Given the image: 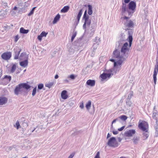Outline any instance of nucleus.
Masks as SVG:
<instances>
[{"mask_svg":"<svg viewBox=\"0 0 158 158\" xmlns=\"http://www.w3.org/2000/svg\"><path fill=\"white\" fill-rule=\"evenodd\" d=\"M128 43L125 42L121 46L120 50V47H115L113 52L112 57L116 59L121 60L123 61L125 60L129 54L130 48L128 47Z\"/></svg>","mask_w":158,"mask_h":158,"instance_id":"f257e3e1","label":"nucleus"},{"mask_svg":"<svg viewBox=\"0 0 158 158\" xmlns=\"http://www.w3.org/2000/svg\"><path fill=\"white\" fill-rule=\"evenodd\" d=\"M28 82L26 83H21L17 85L14 90L15 95H18L19 93L24 95H27L28 91L30 89L31 86L28 84Z\"/></svg>","mask_w":158,"mask_h":158,"instance_id":"f03ea898","label":"nucleus"},{"mask_svg":"<svg viewBox=\"0 0 158 158\" xmlns=\"http://www.w3.org/2000/svg\"><path fill=\"white\" fill-rule=\"evenodd\" d=\"M115 59L113 58L110 60V61L114 63L113 67L112 68L113 75H115L121 69V65L123 62L121 60L117 59L116 60Z\"/></svg>","mask_w":158,"mask_h":158,"instance_id":"7ed1b4c3","label":"nucleus"},{"mask_svg":"<svg viewBox=\"0 0 158 158\" xmlns=\"http://www.w3.org/2000/svg\"><path fill=\"white\" fill-rule=\"evenodd\" d=\"M158 73V53L157 52L156 57V65L155 66L153 71V80L154 83V86H155L156 84L157 77L156 76Z\"/></svg>","mask_w":158,"mask_h":158,"instance_id":"20e7f679","label":"nucleus"},{"mask_svg":"<svg viewBox=\"0 0 158 158\" xmlns=\"http://www.w3.org/2000/svg\"><path fill=\"white\" fill-rule=\"evenodd\" d=\"M107 144L109 147L114 148L118 147V143L116 141V138L114 137L110 138L108 140Z\"/></svg>","mask_w":158,"mask_h":158,"instance_id":"39448f33","label":"nucleus"},{"mask_svg":"<svg viewBox=\"0 0 158 158\" xmlns=\"http://www.w3.org/2000/svg\"><path fill=\"white\" fill-rule=\"evenodd\" d=\"M138 127L139 129L143 131L147 132L148 131V124L147 122L145 121L139 123Z\"/></svg>","mask_w":158,"mask_h":158,"instance_id":"423d86ee","label":"nucleus"},{"mask_svg":"<svg viewBox=\"0 0 158 158\" xmlns=\"http://www.w3.org/2000/svg\"><path fill=\"white\" fill-rule=\"evenodd\" d=\"M125 35L124 33L121 32L119 36V40L116 43V47L119 48L123 45V43L126 40V38L125 37Z\"/></svg>","mask_w":158,"mask_h":158,"instance_id":"0eeeda50","label":"nucleus"},{"mask_svg":"<svg viewBox=\"0 0 158 158\" xmlns=\"http://www.w3.org/2000/svg\"><path fill=\"white\" fill-rule=\"evenodd\" d=\"M130 1V0H122V6L121 10L122 12L123 13H124L126 11H127L129 15L130 14V12L128 8H127V4H128Z\"/></svg>","mask_w":158,"mask_h":158,"instance_id":"6e6552de","label":"nucleus"},{"mask_svg":"<svg viewBox=\"0 0 158 158\" xmlns=\"http://www.w3.org/2000/svg\"><path fill=\"white\" fill-rule=\"evenodd\" d=\"M127 6L128 10H131L132 11V13H133L135 10L136 4L135 2L134 1H130L128 3Z\"/></svg>","mask_w":158,"mask_h":158,"instance_id":"1a4fd4ad","label":"nucleus"},{"mask_svg":"<svg viewBox=\"0 0 158 158\" xmlns=\"http://www.w3.org/2000/svg\"><path fill=\"white\" fill-rule=\"evenodd\" d=\"M96 27V24L94 23L91 24V27L90 28V30L91 31L89 33H87V36L88 37H92L94 33Z\"/></svg>","mask_w":158,"mask_h":158,"instance_id":"9d476101","label":"nucleus"},{"mask_svg":"<svg viewBox=\"0 0 158 158\" xmlns=\"http://www.w3.org/2000/svg\"><path fill=\"white\" fill-rule=\"evenodd\" d=\"M21 48L18 47H15L14 49V59L17 60L19 59V55L21 51Z\"/></svg>","mask_w":158,"mask_h":158,"instance_id":"9b49d317","label":"nucleus"},{"mask_svg":"<svg viewBox=\"0 0 158 158\" xmlns=\"http://www.w3.org/2000/svg\"><path fill=\"white\" fill-rule=\"evenodd\" d=\"M11 80V77L10 75H5L2 79V84L3 85H6L9 83Z\"/></svg>","mask_w":158,"mask_h":158,"instance_id":"f8f14e48","label":"nucleus"},{"mask_svg":"<svg viewBox=\"0 0 158 158\" xmlns=\"http://www.w3.org/2000/svg\"><path fill=\"white\" fill-rule=\"evenodd\" d=\"M84 20V23L83 25V28L85 30V32L83 34L84 35H86L87 36V33L86 32V26H89L91 23V20L90 19H82Z\"/></svg>","mask_w":158,"mask_h":158,"instance_id":"ddd939ff","label":"nucleus"},{"mask_svg":"<svg viewBox=\"0 0 158 158\" xmlns=\"http://www.w3.org/2000/svg\"><path fill=\"white\" fill-rule=\"evenodd\" d=\"M12 54L10 52H4L1 55V58L5 60H9L11 57Z\"/></svg>","mask_w":158,"mask_h":158,"instance_id":"4468645a","label":"nucleus"},{"mask_svg":"<svg viewBox=\"0 0 158 158\" xmlns=\"http://www.w3.org/2000/svg\"><path fill=\"white\" fill-rule=\"evenodd\" d=\"M136 133L135 130L131 129L126 131L124 133V135L126 137H131Z\"/></svg>","mask_w":158,"mask_h":158,"instance_id":"2eb2a0df","label":"nucleus"},{"mask_svg":"<svg viewBox=\"0 0 158 158\" xmlns=\"http://www.w3.org/2000/svg\"><path fill=\"white\" fill-rule=\"evenodd\" d=\"M110 74H107L104 72L100 75V77L102 80H107L111 77Z\"/></svg>","mask_w":158,"mask_h":158,"instance_id":"dca6fc26","label":"nucleus"},{"mask_svg":"<svg viewBox=\"0 0 158 158\" xmlns=\"http://www.w3.org/2000/svg\"><path fill=\"white\" fill-rule=\"evenodd\" d=\"M7 98L5 97H0V105H2L5 104L7 103Z\"/></svg>","mask_w":158,"mask_h":158,"instance_id":"f3484780","label":"nucleus"},{"mask_svg":"<svg viewBox=\"0 0 158 158\" xmlns=\"http://www.w3.org/2000/svg\"><path fill=\"white\" fill-rule=\"evenodd\" d=\"M19 59L20 60L28 59V56L26 52H23L20 54Z\"/></svg>","mask_w":158,"mask_h":158,"instance_id":"a211bd4d","label":"nucleus"},{"mask_svg":"<svg viewBox=\"0 0 158 158\" xmlns=\"http://www.w3.org/2000/svg\"><path fill=\"white\" fill-rule=\"evenodd\" d=\"M86 84L91 87L94 86L95 84V81L94 80L89 79L87 81Z\"/></svg>","mask_w":158,"mask_h":158,"instance_id":"6ab92c4d","label":"nucleus"},{"mask_svg":"<svg viewBox=\"0 0 158 158\" xmlns=\"http://www.w3.org/2000/svg\"><path fill=\"white\" fill-rule=\"evenodd\" d=\"M83 12V9H81L79 10L78 13V14L77 16V22H76V25H77L78 23H79V21L81 16Z\"/></svg>","mask_w":158,"mask_h":158,"instance_id":"aec40b11","label":"nucleus"},{"mask_svg":"<svg viewBox=\"0 0 158 158\" xmlns=\"http://www.w3.org/2000/svg\"><path fill=\"white\" fill-rule=\"evenodd\" d=\"M61 98L64 99H67L68 97L67 94V91L66 90H64L61 92Z\"/></svg>","mask_w":158,"mask_h":158,"instance_id":"412c9836","label":"nucleus"},{"mask_svg":"<svg viewBox=\"0 0 158 158\" xmlns=\"http://www.w3.org/2000/svg\"><path fill=\"white\" fill-rule=\"evenodd\" d=\"M20 65L23 67H26L28 64V59L24 60H23L22 61L19 62Z\"/></svg>","mask_w":158,"mask_h":158,"instance_id":"4be33fe9","label":"nucleus"},{"mask_svg":"<svg viewBox=\"0 0 158 158\" xmlns=\"http://www.w3.org/2000/svg\"><path fill=\"white\" fill-rule=\"evenodd\" d=\"M133 33L132 31L131 30H130L128 31V34L129 36L127 39V40L128 42H132L133 41V37L132 36V34Z\"/></svg>","mask_w":158,"mask_h":158,"instance_id":"5701e85b","label":"nucleus"},{"mask_svg":"<svg viewBox=\"0 0 158 158\" xmlns=\"http://www.w3.org/2000/svg\"><path fill=\"white\" fill-rule=\"evenodd\" d=\"M60 18V15L59 14H57L54 18L52 22L53 24H55L59 20Z\"/></svg>","mask_w":158,"mask_h":158,"instance_id":"b1692460","label":"nucleus"},{"mask_svg":"<svg viewBox=\"0 0 158 158\" xmlns=\"http://www.w3.org/2000/svg\"><path fill=\"white\" fill-rule=\"evenodd\" d=\"M69 8L70 7L68 6H65L61 9L60 11L63 13H66L69 10Z\"/></svg>","mask_w":158,"mask_h":158,"instance_id":"393cba45","label":"nucleus"},{"mask_svg":"<svg viewBox=\"0 0 158 158\" xmlns=\"http://www.w3.org/2000/svg\"><path fill=\"white\" fill-rule=\"evenodd\" d=\"M28 29H25L24 28L22 27L20 28V32L23 34H27L29 31Z\"/></svg>","mask_w":158,"mask_h":158,"instance_id":"a878e982","label":"nucleus"},{"mask_svg":"<svg viewBox=\"0 0 158 158\" xmlns=\"http://www.w3.org/2000/svg\"><path fill=\"white\" fill-rule=\"evenodd\" d=\"M87 7L88 8V14L89 15H91L93 13L92 6L90 4H88L87 5Z\"/></svg>","mask_w":158,"mask_h":158,"instance_id":"bb28decb","label":"nucleus"},{"mask_svg":"<svg viewBox=\"0 0 158 158\" xmlns=\"http://www.w3.org/2000/svg\"><path fill=\"white\" fill-rule=\"evenodd\" d=\"M139 140V136H135L132 139L133 143L135 144H137Z\"/></svg>","mask_w":158,"mask_h":158,"instance_id":"cd10ccee","label":"nucleus"},{"mask_svg":"<svg viewBox=\"0 0 158 158\" xmlns=\"http://www.w3.org/2000/svg\"><path fill=\"white\" fill-rule=\"evenodd\" d=\"M126 26L129 28H132L133 27L134 23L132 21L130 20L129 22L126 25Z\"/></svg>","mask_w":158,"mask_h":158,"instance_id":"c85d7f7f","label":"nucleus"},{"mask_svg":"<svg viewBox=\"0 0 158 158\" xmlns=\"http://www.w3.org/2000/svg\"><path fill=\"white\" fill-rule=\"evenodd\" d=\"M97 45H95V44H94L92 47V51L91 56H93L95 53V50L97 49Z\"/></svg>","mask_w":158,"mask_h":158,"instance_id":"c756f323","label":"nucleus"},{"mask_svg":"<svg viewBox=\"0 0 158 158\" xmlns=\"http://www.w3.org/2000/svg\"><path fill=\"white\" fill-rule=\"evenodd\" d=\"M75 28H76V27H75V28L73 29V33L71 37V41L72 42L73 40L74 39L76 36L77 34V32L76 31H75Z\"/></svg>","mask_w":158,"mask_h":158,"instance_id":"7c9ffc66","label":"nucleus"},{"mask_svg":"<svg viewBox=\"0 0 158 158\" xmlns=\"http://www.w3.org/2000/svg\"><path fill=\"white\" fill-rule=\"evenodd\" d=\"M104 72L107 74H110L111 76L113 75L112 69H105L104 70Z\"/></svg>","mask_w":158,"mask_h":158,"instance_id":"2f4dec72","label":"nucleus"},{"mask_svg":"<svg viewBox=\"0 0 158 158\" xmlns=\"http://www.w3.org/2000/svg\"><path fill=\"white\" fill-rule=\"evenodd\" d=\"M89 16L87 14V10H85L84 12L82 19H89Z\"/></svg>","mask_w":158,"mask_h":158,"instance_id":"473e14b6","label":"nucleus"},{"mask_svg":"<svg viewBox=\"0 0 158 158\" xmlns=\"http://www.w3.org/2000/svg\"><path fill=\"white\" fill-rule=\"evenodd\" d=\"M16 64H12V66L11 67V69L10 70V72L11 73H13L15 72L16 69Z\"/></svg>","mask_w":158,"mask_h":158,"instance_id":"72a5a7b5","label":"nucleus"},{"mask_svg":"<svg viewBox=\"0 0 158 158\" xmlns=\"http://www.w3.org/2000/svg\"><path fill=\"white\" fill-rule=\"evenodd\" d=\"M91 102L90 101H89L85 105V107L88 110H89L91 106Z\"/></svg>","mask_w":158,"mask_h":158,"instance_id":"f704fd0d","label":"nucleus"},{"mask_svg":"<svg viewBox=\"0 0 158 158\" xmlns=\"http://www.w3.org/2000/svg\"><path fill=\"white\" fill-rule=\"evenodd\" d=\"M6 12L3 10H0V19L4 17L6 15Z\"/></svg>","mask_w":158,"mask_h":158,"instance_id":"c9c22d12","label":"nucleus"},{"mask_svg":"<svg viewBox=\"0 0 158 158\" xmlns=\"http://www.w3.org/2000/svg\"><path fill=\"white\" fill-rule=\"evenodd\" d=\"M149 132H148V131H147V132L144 131L143 134V137L145 138V139H147L149 136Z\"/></svg>","mask_w":158,"mask_h":158,"instance_id":"e433bc0d","label":"nucleus"},{"mask_svg":"<svg viewBox=\"0 0 158 158\" xmlns=\"http://www.w3.org/2000/svg\"><path fill=\"white\" fill-rule=\"evenodd\" d=\"M100 38L98 37H96L95 38V39L94 40V42L95 43L94 44H95V45H98L99 44V43L100 42Z\"/></svg>","mask_w":158,"mask_h":158,"instance_id":"4c0bfd02","label":"nucleus"},{"mask_svg":"<svg viewBox=\"0 0 158 158\" xmlns=\"http://www.w3.org/2000/svg\"><path fill=\"white\" fill-rule=\"evenodd\" d=\"M118 118H119V120L120 119H121L123 121H125L127 119V116L124 115H122L118 117Z\"/></svg>","mask_w":158,"mask_h":158,"instance_id":"58836bf2","label":"nucleus"},{"mask_svg":"<svg viewBox=\"0 0 158 158\" xmlns=\"http://www.w3.org/2000/svg\"><path fill=\"white\" fill-rule=\"evenodd\" d=\"M126 104L128 106L130 107L132 106V103L131 100L126 99Z\"/></svg>","mask_w":158,"mask_h":158,"instance_id":"ea45409f","label":"nucleus"},{"mask_svg":"<svg viewBox=\"0 0 158 158\" xmlns=\"http://www.w3.org/2000/svg\"><path fill=\"white\" fill-rule=\"evenodd\" d=\"M54 84L53 82H51L48 83H47L45 84V86L46 87H48L49 89H50L52 87Z\"/></svg>","mask_w":158,"mask_h":158,"instance_id":"a19ab883","label":"nucleus"},{"mask_svg":"<svg viewBox=\"0 0 158 158\" xmlns=\"http://www.w3.org/2000/svg\"><path fill=\"white\" fill-rule=\"evenodd\" d=\"M133 96V91L131 92L130 94H129L127 98V99H128L131 100L132 97Z\"/></svg>","mask_w":158,"mask_h":158,"instance_id":"79ce46f5","label":"nucleus"},{"mask_svg":"<svg viewBox=\"0 0 158 158\" xmlns=\"http://www.w3.org/2000/svg\"><path fill=\"white\" fill-rule=\"evenodd\" d=\"M76 76L73 74H72L69 76H68L67 78L70 79L71 80H73L75 79Z\"/></svg>","mask_w":158,"mask_h":158,"instance_id":"37998d69","label":"nucleus"},{"mask_svg":"<svg viewBox=\"0 0 158 158\" xmlns=\"http://www.w3.org/2000/svg\"><path fill=\"white\" fill-rule=\"evenodd\" d=\"M154 128L156 131L155 136L156 137H158V125L155 126Z\"/></svg>","mask_w":158,"mask_h":158,"instance_id":"c03bdc74","label":"nucleus"},{"mask_svg":"<svg viewBox=\"0 0 158 158\" xmlns=\"http://www.w3.org/2000/svg\"><path fill=\"white\" fill-rule=\"evenodd\" d=\"M44 87V85L42 83H40L38 85L37 91H38L39 90L42 89Z\"/></svg>","mask_w":158,"mask_h":158,"instance_id":"a18cd8bd","label":"nucleus"},{"mask_svg":"<svg viewBox=\"0 0 158 158\" xmlns=\"http://www.w3.org/2000/svg\"><path fill=\"white\" fill-rule=\"evenodd\" d=\"M1 4L2 6L4 8L7 6V3L4 1H2Z\"/></svg>","mask_w":158,"mask_h":158,"instance_id":"49530a36","label":"nucleus"},{"mask_svg":"<svg viewBox=\"0 0 158 158\" xmlns=\"http://www.w3.org/2000/svg\"><path fill=\"white\" fill-rule=\"evenodd\" d=\"M36 90H37V86H35V87L32 91V96H34L36 92Z\"/></svg>","mask_w":158,"mask_h":158,"instance_id":"de8ad7c7","label":"nucleus"},{"mask_svg":"<svg viewBox=\"0 0 158 158\" xmlns=\"http://www.w3.org/2000/svg\"><path fill=\"white\" fill-rule=\"evenodd\" d=\"M156 112H156L153 111L152 113V118L155 120L157 119V117H156L157 112Z\"/></svg>","mask_w":158,"mask_h":158,"instance_id":"09e8293b","label":"nucleus"},{"mask_svg":"<svg viewBox=\"0 0 158 158\" xmlns=\"http://www.w3.org/2000/svg\"><path fill=\"white\" fill-rule=\"evenodd\" d=\"M26 12V10L25 7H23L21 8H20L18 11L19 12H22V13H25Z\"/></svg>","mask_w":158,"mask_h":158,"instance_id":"8fccbe9b","label":"nucleus"},{"mask_svg":"<svg viewBox=\"0 0 158 158\" xmlns=\"http://www.w3.org/2000/svg\"><path fill=\"white\" fill-rule=\"evenodd\" d=\"M15 126L17 128V129H19L20 127V126L19 121H17L16 122Z\"/></svg>","mask_w":158,"mask_h":158,"instance_id":"3c124183","label":"nucleus"},{"mask_svg":"<svg viewBox=\"0 0 158 158\" xmlns=\"http://www.w3.org/2000/svg\"><path fill=\"white\" fill-rule=\"evenodd\" d=\"M48 34V32H46L44 31H43L40 34H41L42 35V36L43 37H46Z\"/></svg>","mask_w":158,"mask_h":158,"instance_id":"603ef678","label":"nucleus"},{"mask_svg":"<svg viewBox=\"0 0 158 158\" xmlns=\"http://www.w3.org/2000/svg\"><path fill=\"white\" fill-rule=\"evenodd\" d=\"M43 37L42 36V35L40 34L39 35H38L37 36L38 39L40 41H41L42 40V38Z\"/></svg>","mask_w":158,"mask_h":158,"instance_id":"864d4df0","label":"nucleus"},{"mask_svg":"<svg viewBox=\"0 0 158 158\" xmlns=\"http://www.w3.org/2000/svg\"><path fill=\"white\" fill-rule=\"evenodd\" d=\"M19 39L18 35H17L15 36V42H17Z\"/></svg>","mask_w":158,"mask_h":158,"instance_id":"5fc2aeb1","label":"nucleus"},{"mask_svg":"<svg viewBox=\"0 0 158 158\" xmlns=\"http://www.w3.org/2000/svg\"><path fill=\"white\" fill-rule=\"evenodd\" d=\"M119 121V118H117L116 119H114L112 122V125H111V126H113V125H112V124L114 123H115L116 122V121Z\"/></svg>","mask_w":158,"mask_h":158,"instance_id":"6e6d98bb","label":"nucleus"},{"mask_svg":"<svg viewBox=\"0 0 158 158\" xmlns=\"http://www.w3.org/2000/svg\"><path fill=\"white\" fill-rule=\"evenodd\" d=\"M100 152H97L96 155L95 156L94 158H100Z\"/></svg>","mask_w":158,"mask_h":158,"instance_id":"4d7b16f0","label":"nucleus"},{"mask_svg":"<svg viewBox=\"0 0 158 158\" xmlns=\"http://www.w3.org/2000/svg\"><path fill=\"white\" fill-rule=\"evenodd\" d=\"M125 127V126H123L122 127H121V128H118V131H122L124 129Z\"/></svg>","mask_w":158,"mask_h":158,"instance_id":"13d9d810","label":"nucleus"},{"mask_svg":"<svg viewBox=\"0 0 158 158\" xmlns=\"http://www.w3.org/2000/svg\"><path fill=\"white\" fill-rule=\"evenodd\" d=\"M74 155L75 153H72L69 156L68 158H73L74 156Z\"/></svg>","mask_w":158,"mask_h":158,"instance_id":"bf43d9fd","label":"nucleus"},{"mask_svg":"<svg viewBox=\"0 0 158 158\" xmlns=\"http://www.w3.org/2000/svg\"><path fill=\"white\" fill-rule=\"evenodd\" d=\"M79 132L78 131L75 132L73 133L72 134V135H78L79 133Z\"/></svg>","mask_w":158,"mask_h":158,"instance_id":"052dcab7","label":"nucleus"},{"mask_svg":"<svg viewBox=\"0 0 158 158\" xmlns=\"http://www.w3.org/2000/svg\"><path fill=\"white\" fill-rule=\"evenodd\" d=\"M79 106L81 109H83L84 108V106L83 102L81 103Z\"/></svg>","mask_w":158,"mask_h":158,"instance_id":"680f3d73","label":"nucleus"},{"mask_svg":"<svg viewBox=\"0 0 158 158\" xmlns=\"http://www.w3.org/2000/svg\"><path fill=\"white\" fill-rule=\"evenodd\" d=\"M34 12L31 11V10L30 12L28 14V16H30L34 14Z\"/></svg>","mask_w":158,"mask_h":158,"instance_id":"e2e57ef3","label":"nucleus"},{"mask_svg":"<svg viewBox=\"0 0 158 158\" xmlns=\"http://www.w3.org/2000/svg\"><path fill=\"white\" fill-rule=\"evenodd\" d=\"M63 81L64 83H68L69 82V80L67 79L64 80Z\"/></svg>","mask_w":158,"mask_h":158,"instance_id":"0e129e2a","label":"nucleus"},{"mask_svg":"<svg viewBox=\"0 0 158 158\" xmlns=\"http://www.w3.org/2000/svg\"><path fill=\"white\" fill-rule=\"evenodd\" d=\"M112 133L113 134L116 135L118 134V132L117 131H112Z\"/></svg>","mask_w":158,"mask_h":158,"instance_id":"69168bd1","label":"nucleus"},{"mask_svg":"<svg viewBox=\"0 0 158 158\" xmlns=\"http://www.w3.org/2000/svg\"><path fill=\"white\" fill-rule=\"evenodd\" d=\"M23 3L22 2L19 3L18 6H23Z\"/></svg>","mask_w":158,"mask_h":158,"instance_id":"338daca9","label":"nucleus"},{"mask_svg":"<svg viewBox=\"0 0 158 158\" xmlns=\"http://www.w3.org/2000/svg\"><path fill=\"white\" fill-rule=\"evenodd\" d=\"M155 120H156V122L155 126H156L157 125H158V121L157 120V119H155Z\"/></svg>","mask_w":158,"mask_h":158,"instance_id":"774afa93","label":"nucleus"}]
</instances>
